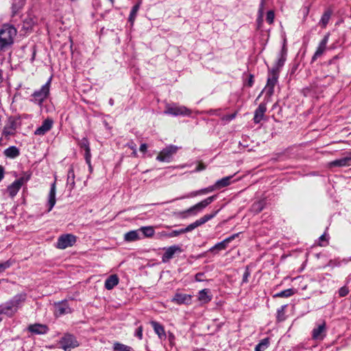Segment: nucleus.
I'll return each mask as SVG.
<instances>
[{
  "label": "nucleus",
  "mask_w": 351,
  "mask_h": 351,
  "mask_svg": "<svg viewBox=\"0 0 351 351\" xmlns=\"http://www.w3.org/2000/svg\"><path fill=\"white\" fill-rule=\"evenodd\" d=\"M16 35V29L12 25H4L0 30V42L1 47H7L13 43Z\"/></svg>",
  "instance_id": "f257e3e1"
},
{
  "label": "nucleus",
  "mask_w": 351,
  "mask_h": 351,
  "mask_svg": "<svg viewBox=\"0 0 351 351\" xmlns=\"http://www.w3.org/2000/svg\"><path fill=\"white\" fill-rule=\"evenodd\" d=\"M178 149V147L175 145L167 146L158 154L156 160L160 162H169Z\"/></svg>",
  "instance_id": "f03ea898"
},
{
  "label": "nucleus",
  "mask_w": 351,
  "mask_h": 351,
  "mask_svg": "<svg viewBox=\"0 0 351 351\" xmlns=\"http://www.w3.org/2000/svg\"><path fill=\"white\" fill-rule=\"evenodd\" d=\"M76 242V237L72 234L61 235L57 242V247L61 250L73 246Z\"/></svg>",
  "instance_id": "7ed1b4c3"
},
{
  "label": "nucleus",
  "mask_w": 351,
  "mask_h": 351,
  "mask_svg": "<svg viewBox=\"0 0 351 351\" xmlns=\"http://www.w3.org/2000/svg\"><path fill=\"white\" fill-rule=\"evenodd\" d=\"M50 82L51 80H49L48 82L44 84L39 90H36L33 93L32 97H34L35 102L41 104L43 101L48 97L49 94Z\"/></svg>",
  "instance_id": "20e7f679"
},
{
  "label": "nucleus",
  "mask_w": 351,
  "mask_h": 351,
  "mask_svg": "<svg viewBox=\"0 0 351 351\" xmlns=\"http://www.w3.org/2000/svg\"><path fill=\"white\" fill-rule=\"evenodd\" d=\"M216 198V195H213L207 197L206 199L202 200V202L196 204L195 205L191 206L189 209H187L185 213L189 214L196 215L197 213L200 212L210 204H211Z\"/></svg>",
  "instance_id": "39448f33"
},
{
  "label": "nucleus",
  "mask_w": 351,
  "mask_h": 351,
  "mask_svg": "<svg viewBox=\"0 0 351 351\" xmlns=\"http://www.w3.org/2000/svg\"><path fill=\"white\" fill-rule=\"evenodd\" d=\"M165 114H171L173 116L178 115H190L191 110L185 106H179L176 105H167Z\"/></svg>",
  "instance_id": "423d86ee"
},
{
  "label": "nucleus",
  "mask_w": 351,
  "mask_h": 351,
  "mask_svg": "<svg viewBox=\"0 0 351 351\" xmlns=\"http://www.w3.org/2000/svg\"><path fill=\"white\" fill-rule=\"evenodd\" d=\"M278 74L276 71L273 70L271 73H269L267 78V85L265 88L266 94L268 96H271L273 95L274 86H276L278 82Z\"/></svg>",
  "instance_id": "0eeeda50"
},
{
  "label": "nucleus",
  "mask_w": 351,
  "mask_h": 351,
  "mask_svg": "<svg viewBox=\"0 0 351 351\" xmlns=\"http://www.w3.org/2000/svg\"><path fill=\"white\" fill-rule=\"evenodd\" d=\"M217 213V212H215L213 214H210V215H206L203 216L202 217H201L200 219L196 220L195 222L189 224L185 228H183L184 230V232L186 233L188 232H191L193 230H194L195 228H197L198 226L204 224L206 222H207L208 221L213 219Z\"/></svg>",
  "instance_id": "6e6552de"
},
{
  "label": "nucleus",
  "mask_w": 351,
  "mask_h": 351,
  "mask_svg": "<svg viewBox=\"0 0 351 351\" xmlns=\"http://www.w3.org/2000/svg\"><path fill=\"white\" fill-rule=\"evenodd\" d=\"M16 130V121L13 118H9L8 123L3 127L1 134L5 138H8L10 136L14 135Z\"/></svg>",
  "instance_id": "1a4fd4ad"
},
{
  "label": "nucleus",
  "mask_w": 351,
  "mask_h": 351,
  "mask_svg": "<svg viewBox=\"0 0 351 351\" xmlns=\"http://www.w3.org/2000/svg\"><path fill=\"white\" fill-rule=\"evenodd\" d=\"M61 346L65 351H69L71 348L78 346V343L74 337L67 335L62 338Z\"/></svg>",
  "instance_id": "9d476101"
},
{
  "label": "nucleus",
  "mask_w": 351,
  "mask_h": 351,
  "mask_svg": "<svg viewBox=\"0 0 351 351\" xmlns=\"http://www.w3.org/2000/svg\"><path fill=\"white\" fill-rule=\"evenodd\" d=\"M80 147L85 151L84 158L86 163L89 167L90 171H92V166L90 163L91 154L89 146V142L86 138H83L79 143Z\"/></svg>",
  "instance_id": "9b49d317"
},
{
  "label": "nucleus",
  "mask_w": 351,
  "mask_h": 351,
  "mask_svg": "<svg viewBox=\"0 0 351 351\" xmlns=\"http://www.w3.org/2000/svg\"><path fill=\"white\" fill-rule=\"evenodd\" d=\"M182 249L178 245H172L165 249V252L162 256V261L163 263L168 262L171 259L174 254L176 253H181Z\"/></svg>",
  "instance_id": "f8f14e48"
},
{
  "label": "nucleus",
  "mask_w": 351,
  "mask_h": 351,
  "mask_svg": "<svg viewBox=\"0 0 351 351\" xmlns=\"http://www.w3.org/2000/svg\"><path fill=\"white\" fill-rule=\"evenodd\" d=\"M326 332V323L322 322L318 324L317 326L312 331V337L313 339L322 340L325 336Z\"/></svg>",
  "instance_id": "ddd939ff"
},
{
  "label": "nucleus",
  "mask_w": 351,
  "mask_h": 351,
  "mask_svg": "<svg viewBox=\"0 0 351 351\" xmlns=\"http://www.w3.org/2000/svg\"><path fill=\"white\" fill-rule=\"evenodd\" d=\"M53 125V121L50 119H45L41 126L38 127L34 132L35 135L43 136L49 132Z\"/></svg>",
  "instance_id": "4468645a"
},
{
  "label": "nucleus",
  "mask_w": 351,
  "mask_h": 351,
  "mask_svg": "<svg viewBox=\"0 0 351 351\" xmlns=\"http://www.w3.org/2000/svg\"><path fill=\"white\" fill-rule=\"evenodd\" d=\"M191 295L177 293L172 299V302L177 304H189L191 302Z\"/></svg>",
  "instance_id": "2eb2a0df"
},
{
  "label": "nucleus",
  "mask_w": 351,
  "mask_h": 351,
  "mask_svg": "<svg viewBox=\"0 0 351 351\" xmlns=\"http://www.w3.org/2000/svg\"><path fill=\"white\" fill-rule=\"evenodd\" d=\"M267 110L266 104L261 103L254 112V121L256 123H260L264 117L265 113Z\"/></svg>",
  "instance_id": "dca6fc26"
},
{
  "label": "nucleus",
  "mask_w": 351,
  "mask_h": 351,
  "mask_svg": "<svg viewBox=\"0 0 351 351\" xmlns=\"http://www.w3.org/2000/svg\"><path fill=\"white\" fill-rule=\"evenodd\" d=\"M328 38L329 36L328 34L326 35L322 40V41L319 43V46L315 54L313 56V60H315L317 58L320 57L324 53L326 49V45L328 41Z\"/></svg>",
  "instance_id": "f3484780"
},
{
  "label": "nucleus",
  "mask_w": 351,
  "mask_h": 351,
  "mask_svg": "<svg viewBox=\"0 0 351 351\" xmlns=\"http://www.w3.org/2000/svg\"><path fill=\"white\" fill-rule=\"evenodd\" d=\"M28 330L36 335H43L47 333L48 331V328L46 325L44 324H35L29 325L28 327Z\"/></svg>",
  "instance_id": "a211bd4d"
},
{
  "label": "nucleus",
  "mask_w": 351,
  "mask_h": 351,
  "mask_svg": "<svg viewBox=\"0 0 351 351\" xmlns=\"http://www.w3.org/2000/svg\"><path fill=\"white\" fill-rule=\"evenodd\" d=\"M16 312L11 301H8L0 306V314H5L8 316H12Z\"/></svg>",
  "instance_id": "6ab92c4d"
},
{
  "label": "nucleus",
  "mask_w": 351,
  "mask_h": 351,
  "mask_svg": "<svg viewBox=\"0 0 351 351\" xmlns=\"http://www.w3.org/2000/svg\"><path fill=\"white\" fill-rule=\"evenodd\" d=\"M26 300V294L20 293L15 295L12 300H10L13 307L15 308V311L17 312L18 310L22 306L23 302Z\"/></svg>",
  "instance_id": "aec40b11"
},
{
  "label": "nucleus",
  "mask_w": 351,
  "mask_h": 351,
  "mask_svg": "<svg viewBox=\"0 0 351 351\" xmlns=\"http://www.w3.org/2000/svg\"><path fill=\"white\" fill-rule=\"evenodd\" d=\"M26 300V294L20 293L15 295L12 300H10L13 307L15 308V311L17 312L18 310L22 306L23 302Z\"/></svg>",
  "instance_id": "412c9836"
},
{
  "label": "nucleus",
  "mask_w": 351,
  "mask_h": 351,
  "mask_svg": "<svg viewBox=\"0 0 351 351\" xmlns=\"http://www.w3.org/2000/svg\"><path fill=\"white\" fill-rule=\"evenodd\" d=\"M238 235H239V234H234L226 238L221 242H219V243H217L216 245H215L212 248H210V250L213 251L214 250H225L227 247L228 244L230 242H231L232 240H234Z\"/></svg>",
  "instance_id": "4be33fe9"
},
{
  "label": "nucleus",
  "mask_w": 351,
  "mask_h": 351,
  "mask_svg": "<svg viewBox=\"0 0 351 351\" xmlns=\"http://www.w3.org/2000/svg\"><path fill=\"white\" fill-rule=\"evenodd\" d=\"M330 167H348L351 166V156L343 157L332 161L330 163Z\"/></svg>",
  "instance_id": "5701e85b"
},
{
  "label": "nucleus",
  "mask_w": 351,
  "mask_h": 351,
  "mask_svg": "<svg viewBox=\"0 0 351 351\" xmlns=\"http://www.w3.org/2000/svg\"><path fill=\"white\" fill-rule=\"evenodd\" d=\"M119 279L116 274L110 275L105 281V288L107 290L112 289L115 286L118 285Z\"/></svg>",
  "instance_id": "b1692460"
},
{
  "label": "nucleus",
  "mask_w": 351,
  "mask_h": 351,
  "mask_svg": "<svg viewBox=\"0 0 351 351\" xmlns=\"http://www.w3.org/2000/svg\"><path fill=\"white\" fill-rule=\"evenodd\" d=\"M198 300L202 304H206L212 300V295L210 293V290L204 289L199 291Z\"/></svg>",
  "instance_id": "393cba45"
},
{
  "label": "nucleus",
  "mask_w": 351,
  "mask_h": 351,
  "mask_svg": "<svg viewBox=\"0 0 351 351\" xmlns=\"http://www.w3.org/2000/svg\"><path fill=\"white\" fill-rule=\"evenodd\" d=\"M56 183L53 182L50 189L48 199L49 209L48 211L51 210L54 205L56 204Z\"/></svg>",
  "instance_id": "a878e982"
},
{
  "label": "nucleus",
  "mask_w": 351,
  "mask_h": 351,
  "mask_svg": "<svg viewBox=\"0 0 351 351\" xmlns=\"http://www.w3.org/2000/svg\"><path fill=\"white\" fill-rule=\"evenodd\" d=\"M139 229L136 230H131L124 235V239L126 241L132 242L138 241L141 239L140 234H139Z\"/></svg>",
  "instance_id": "bb28decb"
},
{
  "label": "nucleus",
  "mask_w": 351,
  "mask_h": 351,
  "mask_svg": "<svg viewBox=\"0 0 351 351\" xmlns=\"http://www.w3.org/2000/svg\"><path fill=\"white\" fill-rule=\"evenodd\" d=\"M151 325L152 326L154 332L158 335L160 339H164L166 337L164 327L161 324L155 321H152L151 322Z\"/></svg>",
  "instance_id": "cd10ccee"
},
{
  "label": "nucleus",
  "mask_w": 351,
  "mask_h": 351,
  "mask_svg": "<svg viewBox=\"0 0 351 351\" xmlns=\"http://www.w3.org/2000/svg\"><path fill=\"white\" fill-rule=\"evenodd\" d=\"M20 152L19 149L15 146H11L5 149L4 154L6 157L14 158L19 155Z\"/></svg>",
  "instance_id": "c85d7f7f"
},
{
  "label": "nucleus",
  "mask_w": 351,
  "mask_h": 351,
  "mask_svg": "<svg viewBox=\"0 0 351 351\" xmlns=\"http://www.w3.org/2000/svg\"><path fill=\"white\" fill-rule=\"evenodd\" d=\"M331 15H332V12L330 10H326L324 12V13L323 14V15L319 22V25L322 28H325L326 27V25H328V23L330 19Z\"/></svg>",
  "instance_id": "c756f323"
},
{
  "label": "nucleus",
  "mask_w": 351,
  "mask_h": 351,
  "mask_svg": "<svg viewBox=\"0 0 351 351\" xmlns=\"http://www.w3.org/2000/svg\"><path fill=\"white\" fill-rule=\"evenodd\" d=\"M21 187L20 184L17 183L16 181L8 186L7 190L10 196L12 197H14L19 192Z\"/></svg>",
  "instance_id": "7c9ffc66"
},
{
  "label": "nucleus",
  "mask_w": 351,
  "mask_h": 351,
  "mask_svg": "<svg viewBox=\"0 0 351 351\" xmlns=\"http://www.w3.org/2000/svg\"><path fill=\"white\" fill-rule=\"evenodd\" d=\"M145 237H152L154 234V228L153 226H143L139 228Z\"/></svg>",
  "instance_id": "2f4dec72"
},
{
  "label": "nucleus",
  "mask_w": 351,
  "mask_h": 351,
  "mask_svg": "<svg viewBox=\"0 0 351 351\" xmlns=\"http://www.w3.org/2000/svg\"><path fill=\"white\" fill-rule=\"evenodd\" d=\"M113 350L114 351H135L132 347L119 342H115L113 344Z\"/></svg>",
  "instance_id": "473e14b6"
},
{
  "label": "nucleus",
  "mask_w": 351,
  "mask_h": 351,
  "mask_svg": "<svg viewBox=\"0 0 351 351\" xmlns=\"http://www.w3.org/2000/svg\"><path fill=\"white\" fill-rule=\"evenodd\" d=\"M232 178V176H227L225 178H223L221 180H219L216 182L215 184L217 187V189H221L223 187H225L226 186H228L230 184V179Z\"/></svg>",
  "instance_id": "72a5a7b5"
},
{
  "label": "nucleus",
  "mask_w": 351,
  "mask_h": 351,
  "mask_svg": "<svg viewBox=\"0 0 351 351\" xmlns=\"http://www.w3.org/2000/svg\"><path fill=\"white\" fill-rule=\"evenodd\" d=\"M269 345V341L267 338L262 339L260 343L256 345L255 351H265Z\"/></svg>",
  "instance_id": "f704fd0d"
},
{
  "label": "nucleus",
  "mask_w": 351,
  "mask_h": 351,
  "mask_svg": "<svg viewBox=\"0 0 351 351\" xmlns=\"http://www.w3.org/2000/svg\"><path fill=\"white\" fill-rule=\"evenodd\" d=\"M70 312L69 308L65 304H59L56 307V313L58 315L66 314Z\"/></svg>",
  "instance_id": "c9c22d12"
},
{
  "label": "nucleus",
  "mask_w": 351,
  "mask_h": 351,
  "mask_svg": "<svg viewBox=\"0 0 351 351\" xmlns=\"http://www.w3.org/2000/svg\"><path fill=\"white\" fill-rule=\"evenodd\" d=\"M139 8H140V3H137L132 8V9L130 12V14L129 16V21L130 22L131 25H133V23L134 22V20H135L136 14L139 10Z\"/></svg>",
  "instance_id": "e433bc0d"
},
{
  "label": "nucleus",
  "mask_w": 351,
  "mask_h": 351,
  "mask_svg": "<svg viewBox=\"0 0 351 351\" xmlns=\"http://www.w3.org/2000/svg\"><path fill=\"white\" fill-rule=\"evenodd\" d=\"M295 293L294 290L292 289H288L286 290H284L282 291H280L278 293H276L274 297L278 298H288L293 295Z\"/></svg>",
  "instance_id": "4c0bfd02"
},
{
  "label": "nucleus",
  "mask_w": 351,
  "mask_h": 351,
  "mask_svg": "<svg viewBox=\"0 0 351 351\" xmlns=\"http://www.w3.org/2000/svg\"><path fill=\"white\" fill-rule=\"evenodd\" d=\"M35 23V21L33 18L31 16H27L26 19L23 21V28L26 29H32V27L34 26Z\"/></svg>",
  "instance_id": "58836bf2"
},
{
  "label": "nucleus",
  "mask_w": 351,
  "mask_h": 351,
  "mask_svg": "<svg viewBox=\"0 0 351 351\" xmlns=\"http://www.w3.org/2000/svg\"><path fill=\"white\" fill-rule=\"evenodd\" d=\"M207 193H208L207 191L206 188H205V189H200L198 191H193V192L190 193L189 194H188L187 195H186L184 197H186V198L193 197H195L197 195H205Z\"/></svg>",
  "instance_id": "ea45409f"
},
{
  "label": "nucleus",
  "mask_w": 351,
  "mask_h": 351,
  "mask_svg": "<svg viewBox=\"0 0 351 351\" xmlns=\"http://www.w3.org/2000/svg\"><path fill=\"white\" fill-rule=\"evenodd\" d=\"M184 233H185V232H184V229L182 228L180 230H173L169 233L162 232V234L163 236H166L168 237H178V235H180L181 234H184Z\"/></svg>",
  "instance_id": "a19ab883"
},
{
  "label": "nucleus",
  "mask_w": 351,
  "mask_h": 351,
  "mask_svg": "<svg viewBox=\"0 0 351 351\" xmlns=\"http://www.w3.org/2000/svg\"><path fill=\"white\" fill-rule=\"evenodd\" d=\"M264 206L265 203L263 201H259L252 205V210L256 213H260L263 210Z\"/></svg>",
  "instance_id": "79ce46f5"
},
{
  "label": "nucleus",
  "mask_w": 351,
  "mask_h": 351,
  "mask_svg": "<svg viewBox=\"0 0 351 351\" xmlns=\"http://www.w3.org/2000/svg\"><path fill=\"white\" fill-rule=\"evenodd\" d=\"M30 178V174L25 173L22 177H21L19 179L15 180L17 183L20 184V186H21L24 183L27 182Z\"/></svg>",
  "instance_id": "37998d69"
},
{
  "label": "nucleus",
  "mask_w": 351,
  "mask_h": 351,
  "mask_svg": "<svg viewBox=\"0 0 351 351\" xmlns=\"http://www.w3.org/2000/svg\"><path fill=\"white\" fill-rule=\"evenodd\" d=\"M12 265L10 261H7L0 263V273L4 271L6 269L9 268Z\"/></svg>",
  "instance_id": "c03bdc74"
},
{
  "label": "nucleus",
  "mask_w": 351,
  "mask_h": 351,
  "mask_svg": "<svg viewBox=\"0 0 351 351\" xmlns=\"http://www.w3.org/2000/svg\"><path fill=\"white\" fill-rule=\"evenodd\" d=\"M266 20L269 24L273 23L274 20V12L272 10L267 12Z\"/></svg>",
  "instance_id": "a18cd8bd"
},
{
  "label": "nucleus",
  "mask_w": 351,
  "mask_h": 351,
  "mask_svg": "<svg viewBox=\"0 0 351 351\" xmlns=\"http://www.w3.org/2000/svg\"><path fill=\"white\" fill-rule=\"evenodd\" d=\"M349 291L348 287H343L339 290V295L340 297H344L348 293Z\"/></svg>",
  "instance_id": "49530a36"
},
{
  "label": "nucleus",
  "mask_w": 351,
  "mask_h": 351,
  "mask_svg": "<svg viewBox=\"0 0 351 351\" xmlns=\"http://www.w3.org/2000/svg\"><path fill=\"white\" fill-rule=\"evenodd\" d=\"M264 1L265 0H262L261 1V5H260V9H259V13H260V16L258 18V23H261L263 21V6H264Z\"/></svg>",
  "instance_id": "de8ad7c7"
},
{
  "label": "nucleus",
  "mask_w": 351,
  "mask_h": 351,
  "mask_svg": "<svg viewBox=\"0 0 351 351\" xmlns=\"http://www.w3.org/2000/svg\"><path fill=\"white\" fill-rule=\"evenodd\" d=\"M135 336H136L139 339H141L143 337V328L142 326H139L135 332Z\"/></svg>",
  "instance_id": "09e8293b"
},
{
  "label": "nucleus",
  "mask_w": 351,
  "mask_h": 351,
  "mask_svg": "<svg viewBox=\"0 0 351 351\" xmlns=\"http://www.w3.org/2000/svg\"><path fill=\"white\" fill-rule=\"evenodd\" d=\"M205 169H206V165L202 162H199L195 169V171H200L204 170Z\"/></svg>",
  "instance_id": "8fccbe9b"
},
{
  "label": "nucleus",
  "mask_w": 351,
  "mask_h": 351,
  "mask_svg": "<svg viewBox=\"0 0 351 351\" xmlns=\"http://www.w3.org/2000/svg\"><path fill=\"white\" fill-rule=\"evenodd\" d=\"M217 189V187L216 184L206 187V189H207V191L208 193L213 192V191H215Z\"/></svg>",
  "instance_id": "3c124183"
},
{
  "label": "nucleus",
  "mask_w": 351,
  "mask_h": 351,
  "mask_svg": "<svg viewBox=\"0 0 351 351\" xmlns=\"http://www.w3.org/2000/svg\"><path fill=\"white\" fill-rule=\"evenodd\" d=\"M147 146L145 143L141 144L140 146V151L145 153L147 151Z\"/></svg>",
  "instance_id": "603ef678"
},
{
  "label": "nucleus",
  "mask_w": 351,
  "mask_h": 351,
  "mask_svg": "<svg viewBox=\"0 0 351 351\" xmlns=\"http://www.w3.org/2000/svg\"><path fill=\"white\" fill-rule=\"evenodd\" d=\"M128 147H130L132 150H134V149H136V145L133 142H131V143H128Z\"/></svg>",
  "instance_id": "864d4df0"
},
{
  "label": "nucleus",
  "mask_w": 351,
  "mask_h": 351,
  "mask_svg": "<svg viewBox=\"0 0 351 351\" xmlns=\"http://www.w3.org/2000/svg\"><path fill=\"white\" fill-rule=\"evenodd\" d=\"M253 82H253V75H251L250 76V78H249V80H248V82H247L248 86H252V84H253Z\"/></svg>",
  "instance_id": "5fc2aeb1"
},
{
  "label": "nucleus",
  "mask_w": 351,
  "mask_h": 351,
  "mask_svg": "<svg viewBox=\"0 0 351 351\" xmlns=\"http://www.w3.org/2000/svg\"><path fill=\"white\" fill-rule=\"evenodd\" d=\"M327 239H326V234H322L320 237H319V241L322 242V241H326Z\"/></svg>",
  "instance_id": "6e6d98bb"
},
{
  "label": "nucleus",
  "mask_w": 351,
  "mask_h": 351,
  "mask_svg": "<svg viewBox=\"0 0 351 351\" xmlns=\"http://www.w3.org/2000/svg\"><path fill=\"white\" fill-rule=\"evenodd\" d=\"M285 308V306H281L280 310H278V320H282V319H280V313L281 312H283V311H284Z\"/></svg>",
  "instance_id": "4d7b16f0"
},
{
  "label": "nucleus",
  "mask_w": 351,
  "mask_h": 351,
  "mask_svg": "<svg viewBox=\"0 0 351 351\" xmlns=\"http://www.w3.org/2000/svg\"><path fill=\"white\" fill-rule=\"evenodd\" d=\"M3 178V168L2 166L0 165V181Z\"/></svg>",
  "instance_id": "13d9d810"
},
{
  "label": "nucleus",
  "mask_w": 351,
  "mask_h": 351,
  "mask_svg": "<svg viewBox=\"0 0 351 351\" xmlns=\"http://www.w3.org/2000/svg\"><path fill=\"white\" fill-rule=\"evenodd\" d=\"M250 275L249 272L248 271H245L244 275H243V282H246L247 281V277L248 276Z\"/></svg>",
  "instance_id": "bf43d9fd"
},
{
  "label": "nucleus",
  "mask_w": 351,
  "mask_h": 351,
  "mask_svg": "<svg viewBox=\"0 0 351 351\" xmlns=\"http://www.w3.org/2000/svg\"><path fill=\"white\" fill-rule=\"evenodd\" d=\"M70 176H74V173H73V170H70L69 172V178H70Z\"/></svg>",
  "instance_id": "052dcab7"
},
{
  "label": "nucleus",
  "mask_w": 351,
  "mask_h": 351,
  "mask_svg": "<svg viewBox=\"0 0 351 351\" xmlns=\"http://www.w3.org/2000/svg\"><path fill=\"white\" fill-rule=\"evenodd\" d=\"M132 151H133L132 152L133 156L136 157L137 156V151H136V149H134V150H132Z\"/></svg>",
  "instance_id": "680f3d73"
},
{
  "label": "nucleus",
  "mask_w": 351,
  "mask_h": 351,
  "mask_svg": "<svg viewBox=\"0 0 351 351\" xmlns=\"http://www.w3.org/2000/svg\"><path fill=\"white\" fill-rule=\"evenodd\" d=\"M234 118V114H232V115L229 116L228 119L231 120V119H232Z\"/></svg>",
  "instance_id": "e2e57ef3"
},
{
  "label": "nucleus",
  "mask_w": 351,
  "mask_h": 351,
  "mask_svg": "<svg viewBox=\"0 0 351 351\" xmlns=\"http://www.w3.org/2000/svg\"><path fill=\"white\" fill-rule=\"evenodd\" d=\"M109 1L111 2L112 4H113L114 2V0H109Z\"/></svg>",
  "instance_id": "0e129e2a"
},
{
  "label": "nucleus",
  "mask_w": 351,
  "mask_h": 351,
  "mask_svg": "<svg viewBox=\"0 0 351 351\" xmlns=\"http://www.w3.org/2000/svg\"><path fill=\"white\" fill-rule=\"evenodd\" d=\"M3 48H4L3 47H1V43L0 42V49H2Z\"/></svg>",
  "instance_id": "69168bd1"
}]
</instances>
